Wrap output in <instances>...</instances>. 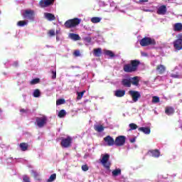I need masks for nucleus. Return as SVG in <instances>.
I'll list each match as a JSON object with an SVG mask.
<instances>
[{
  "label": "nucleus",
  "mask_w": 182,
  "mask_h": 182,
  "mask_svg": "<svg viewBox=\"0 0 182 182\" xmlns=\"http://www.w3.org/2000/svg\"><path fill=\"white\" fill-rule=\"evenodd\" d=\"M141 64L140 60H131L128 64L123 65L124 73H136Z\"/></svg>",
  "instance_id": "nucleus-1"
},
{
  "label": "nucleus",
  "mask_w": 182,
  "mask_h": 182,
  "mask_svg": "<svg viewBox=\"0 0 182 182\" xmlns=\"http://www.w3.org/2000/svg\"><path fill=\"white\" fill-rule=\"evenodd\" d=\"M81 21V18H79L78 17H75L74 18H69L68 20H66L64 26L65 27H66V28H72L73 27H76L77 26H79Z\"/></svg>",
  "instance_id": "nucleus-2"
},
{
  "label": "nucleus",
  "mask_w": 182,
  "mask_h": 182,
  "mask_svg": "<svg viewBox=\"0 0 182 182\" xmlns=\"http://www.w3.org/2000/svg\"><path fill=\"white\" fill-rule=\"evenodd\" d=\"M140 44L143 47H146L147 46H156V41L154 38H151V37H144V38L141 39Z\"/></svg>",
  "instance_id": "nucleus-3"
},
{
  "label": "nucleus",
  "mask_w": 182,
  "mask_h": 182,
  "mask_svg": "<svg viewBox=\"0 0 182 182\" xmlns=\"http://www.w3.org/2000/svg\"><path fill=\"white\" fill-rule=\"evenodd\" d=\"M109 159H110L109 154L106 153V154H104V156H102L100 160L102 166H104V167H105V168H107V170H109L110 166H112V163L109 161Z\"/></svg>",
  "instance_id": "nucleus-4"
},
{
  "label": "nucleus",
  "mask_w": 182,
  "mask_h": 182,
  "mask_svg": "<svg viewBox=\"0 0 182 182\" xmlns=\"http://www.w3.org/2000/svg\"><path fill=\"white\" fill-rule=\"evenodd\" d=\"M73 137L71 136H67V137H63L61 141H60V145L62 147L68 148L72 146L73 143Z\"/></svg>",
  "instance_id": "nucleus-5"
},
{
  "label": "nucleus",
  "mask_w": 182,
  "mask_h": 182,
  "mask_svg": "<svg viewBox=\"0 0 182 182\" xmlns=\"http://www.w3.org/2000/svg\"><path fill=\"white\" fill-rule=\"evenodd\" d=\"M173 48L175 50H182V33L178 34V38L173 41Z\"/></svg>",
  "instance_id": "nucleus-6"
},
{
  "label": "nucleus",
  "mask_w": 182,
  "mask_h": 182,
  "mask_svg": "<svg viewBox=\"0 0 182 182\" xmlns=\"http://www.w3.org/2000/svg\"><path fill=\"white\" fill-rule=\"evenodd\" d=\"M35 11L31 9H27L24 11V18L33 21L35 18Z\"/></svg>",
  "instance_id": "nucleus-7"
},
{
  "label": "nucleus",
  "mask_w": 182,
  "mask_h": 182,
  "mask_svg": "<svg viewBox=\"0 0 182 182\" xmlns=\"http://www.w3.org/2000/svg\"><path fill=\"white\" fill-rule=\"evenodd\" d=\"M127 137L124 135L117 136L114 140L115 146H124L126 143Z\"/></svg>",
  "instance_id": "nucleus-8"
},
{
  "label": "nucleus",
  "mask_w": 182,
  "mask_h": 182,
  "mask_svg": "<svg viewBox=\"0 0 182 182\" xmlns=\"http://www.w3.org/2000/svg\"><path fill=\"white\" fill-rule=\"evenodd\" d=\"M48 118L46 115H43V117H37L36 119V122L38 127H43L45 124L47 123Z\"/></svg>",
  "instance_id": "nucleus-9"
},
{
  "label": "nucleus",
  "mask_w": 182,
  "mask_h": 182,
  "mask_svg": "<svg viewBox=\"0 0 182 182\" xmlns=\"http://www.w3.org/2000/svg\"><path fill=\"white\" fill-rule=\"evenodd\" d=\"M129 95H130L134 102H137V101H139V98L141 97L139 91L134 90L129 91Z\"/></svg>",
  "instance_id": "nucleus-10"
},
{
  "label": "nucleus",
  "mask_w": 182,
  "mask_h": 182,
  "mask_svg": "<svg viewBox=\"0 0 182 182\" xmlns=\"http://www.w3.org/2000/svg\"><path fill=\"white\" fill-rule=\"evenodd\" d=\"M53 4H55V0H40L39 1V6L41 7H48Z\"/></svg>",
  "instance_id": "nucleus-11"
},
{
  "label": "nucleus",
  "mask_w": 182,
  "mask_h": 182,
  "mask_svg": "<svg viewBox=\"0 0 182 182\" xmlns=\"http://www.w3.org/2000/svg\"><path fill=\"white\" fill-rule=\"evenodd\" d=\"M104 141L107 143L108 146H114L115 144V140L112 136L107 135L105 137H104Z\"/></svg>",
  "instance_id": "nucleus-12"
},
{
  "label": "nucleus",
  "mask_w": 182,
  "mask_h": 182,
  "mask_svg": "<svg viewBox=\"0 0 182 182\" xmlns=\"http://www.w3.org/2000/svg\"><path fill=\"white\" fill-rule=\"evenodd\" d=\"M157 14H166L167 13V7L166 4H162L161 6H159L157 9L156 11Z\"/></svg>",
  "instance_id": "nucleus-13"
},
{
  "label": "nucleus",
  "mask_w": 182,
  "mask_h": 182,
  "mask_svg": "<svg viewBox=\"0 0 182 182\" xmlns=\"http://www.w3.org/2000/svg\"><path fill=\"white\" fill-rule=\"evenodd\" d=\"M122 85L124 87H132V78H124L122 80Z\"/></svg>",
  "instance_id": "nucleus-14"
},
{
  "label": "nucleus",
  "mask_w": 182,
  "mask_h": 182,
  "mask_svg": "<svg viewBox=\"0 0 182 182\" xmlns=\"http://www.w3.org/2000/svg\"><path fill=\"white\" fill-rule=\"evenodd\" d=\"M125 94H126V91L124 90H117V91H115L114 92L115 97H124Z\"/></svg>",
  "instance_id": "nucleus-15"
},
{
  "label": "nucleus",
  "mask_w": 182,
  "mask_h": 182,
  "mask_svg": "<svg viewBox=\"0 0 182 182\" xmlns=\"http://www.w3.org/2000/svg\"><path fill=\"white\" fill-rule=\"evenodd\" d=\"M156 71H158L159 74H164L166 71L165 65H163L162 64H159L156 67Z\"/></svg>",
  "instance_id": "nucleus-16"
},
{
  "label": "nucleus",
  "mask_w": 182,
  "mask_h": 182,
  "mask_svg": "<svg viewBox=\"0 0 182 182\" xmlns=\"http://www.w3.org/2000/svg\"><path fill=\"white\" fill-rule=\"evenodd\" d=\"M165 113L170 116V114H174L175 109L173 107H166Z\"/></svg>",
  "instance_id": "nucleus-17"
},
{
  "label": "nucleus",
  "mask_w": 182,
  "mask_h": 182,
  "mask_svg": "<svg viewBox=\"0 0 182 182\" xmlns=\"http://www.w3.org/2000/svg\"><path fill=\"white\" fill-rule=\"evenodd\" d=\"M69 37L70 38H71L72 40H74L75 41H77V40H80L81 38L79 34H76L75 33H70Z\"/></svg>",
  "instance_id": "nucleus-18"
},
{
  "label": "nucleus",
  "mask_w": 182,
  "mask_h": 182,
  "mask_svg": "<svg viewBox=\"0 0 182 182\" xmlns=\"http://www.w3.org/2000/svg\"><path fill=\"white\" fill-rule=\"evenodd\" d=\"M45 17L48 18L50 21H52L53 20H55L56 17L55 14L53 13H45Z\"/></svg>",
  "instance_id": "nucleus-19"
},
{
  "label": "nucleus",
  "mask_w": 182,
  "mask_h": 182,
  "mask_svg": "<svg viewBox=\"0 0 182 182\" xmlns=\"http://www.w3.org/2000/svg\"><path fill=\"white\" fill-rule=\"evenodd\" d=\"M131 84H132V85L138 87L139 85V77H133L132 78H131Z\"/></svg>",
  "instance_id": "nucleus-20"
},
{
  "label": "nucleus",
  "mask_w": 182,
  "mask_h": 182,
  "mask_svg": "<svg viewBox=\"0 0 182 182\" xmlns=\"http://www.w3.org/2000/svg\"><path fill=\"white\" fill-rule=\"evenodd\" d=\"M174 31H182V23H175L173 25Z\"/></svg>",
  "instance_id": "nucleus-21"
},
{
  "label": "nucleus",
  "mask_w": 182,
  "mask_h": 182,
  "mask_svg": "<svg viewBox=\"0 0 182 182\" xmlns=\"http://www.w3.org/2000/svg\"><path fill=\"white\" fill-rule=\"evenodd\" d=\"M93 54L94 55H95V57H100V55H102V48H95L93 51Z\"/></svg>",
  "instance_id": "nucleus-22"
},
{
  "label": "nucleus",
  "mask_w": 182,
  "mask_h": 182,
  "mask_svg": "<svg viewBox=\"0 0 182 182\" xmlns=\"http://www.w3.org/2000/svg\"><path fill=\"white\" fill-rule=\"evenodd\" d=\"M139 130H141V132H143L144 133H145V134H149L151 133V129L150 127H139Z\"/></svg>",
  "instance_id": "nucleus-23"
},
{
  "label": "nucleus",
  "mask_w": 182,
  "mask_h": 182,
  "mask_svg": "<svg viewBox=\"0 0 182 182\" xmlns=\"http://www.w3.org/2000/svg\"><path fill=\"white\" fill-rule=\"evenodd\" d=\"M94 128L95 130L99 132H103V130H105V127L102 124H95Z\"/></svg>",
  "instance_id": "nucleus-24"
},
{
  "label": "nucleus",
  "mask_w": 182,
  "mask_h": 182,
  "mask_svg": "<svg viewBox=\"0 0 182 182\" xmlns=\"http://www.w3.org/2000/svg\"><path fill=\"white\" fill-rule=\"evenodd\" d=\"M150 153H151L153 157H159L161 153L158 149H156L155 150H149Z\"/></svg>",
  "instance_id": "nucleus-25"
},
{
  "label": "nucleus",
  "mask_w": 182,
  "mask_h": 182,
  "mask_svg": "<svg viewBox=\"0 0 182 182\" xmlns=\"http://www.w3.org/2000/svg\"><path fill=\"white\" fill-rule=\"evenodd\" d=\"M122 174V169L121 168H115V170L112 171V176L114 177L119 176Z\"/></svg>",
  "instance_id": "nucleus-26"
},
{
  "label": "nucleus",
  "mask_w": 182,
  "mask_h": 182,
  "mask_svg": "<svg viewBox=\"0 0 182 182\" xmlns=\"http://www.w3.org/2000/svg\"><path fill=\"white\" fill-rule=\"evenodd\" d=\"M104 53L105 55H109L111 58L114 57V53L111 50H105Z\"/></svg>",
  "instance_id": "nucleus-27"
},
{
  "label": "nucleus",
  "mask_w": 182,
  "mask_h": 182,
  "mask_svg": "<svg viewBox=\"0 0 182 182\" xmlns=\"http://www.w3.org/2000/svg\"><path fill=\"white\" fill-rule=\"evenodd\" d=\"M41 92L40 90L37 89V90H34L33 96L35 98H38L39 97H41Z\"/></svg>",
  "instance_id": "nucleus-28"
},
{
  "label": "nucleus",
  "mask_w": 182,
  "mask_h": 182,
  "mask_svg": "<svg viewBox=\"0 0 182 182\" xmlns=\"http://www.w3.org/2000/svg\"><path fill=\"white\" fill-rule=\"evenodd\" d=\"M56 173H54L53 174H51V176H50L49 178L47 180V182H53L54 181V180H56Z\"/></svg>",
  "instance_id": "nucleus-29"
},
{
  "label": "nucleus",
  "mask_w": 182,
  "mask_h": 182,
  "mask_svg": "<svg viewBox=\"0 0 182 182\" xmlns=\"http://www.w3.org/2000/svg\"><path fill=\"white\" fill-rule=\"evenodd\" d=\"M66 114H67V112L65 109H61L58 112V117H65V116H66Z\"/></svg>",
  "instance_id": "nucleus-30"
},
{
  "label": "nucleus",
  "mask_w": 182,
  "mask_h": 182,
  "mask_svg": "<svg viewBox=\"0 0 182 182\" xmlns=\"http://www.w3.org/2000/svg\"><path fill=\"white\" fill-rule=\"evenodd\" d=\"M85 92H86L85 90L82 91L81 92H77V100H82Z\"/></svg>",
  "instance_id": "nucleus-31"
},
{
  "label": "nucleus",
  "mask_w": 182,
  "mask_h": 182,
  "mask_svg": "<svg viewBox=\"0 0 182 182\" xmlns=\"http://www.w3.org/2000/svg\"><path fill=\"white\" fill-rule=\"evenodd\" d=\"M91 21H92V23H100L101 18L100 17H92Z\"/></svg>",
  "instance_id": "nucleus-32"
},
{
  "label": "nucleus",
  "mask_w": 182,
  "mask_h": 182,
  "mask_svg": "<svg viewBox=\"0 0 182 182\" xmlns=\"http://www.w3.org/2000/svg\"><path fill=\"white\" fill-rule=\"evenodd\" d=\"M40 82V78H34L31 81V85H35L36 84H38Z\"/></svg>",
  "instance_id": "nucleus-33"
},
{
  "label": "nucleus",
  "mask_w": 182,
  "mask_h": 182,
  "mask_svg": "<svg viewBox=\"0 0 182 182\" xmlns=\"http://www.w3.org/2000/svg\"><path fill=\"white\" fill-rule=\"evenodd\" d=\"M130 130H134L137 129L138 126L136 123H129Z\"/></svg>",
  "instance_id": "nucleus-34"
},
{
  "label": "nucleus",
  "mask_w": 182,
  "mask_h": 182,
  "mask_svg": "<svg viewBox=\"0 0 182 182\" xmlns=\"http://www.w3.org/2000/svg\"><path fill=\"white\" fill-rule=\"evenodd\" d=\"M63 104H65V100H58L56 101V105H63Z\"/></svg>",
  "instance_id": "nucleus-35"
},
{
  "label": "nucleus",
  "mask_w": 182,
  "mask_h": 182,
  "mask_svg": "<svg viewBox=\"0 0 182 182\" xmlns=\"http://www.w3.org/2000/svg\"><path fill=\"white\" fill-rule=\"evenodd\" d=\"M152 102L156 104L158 102H160V98L159 97H153L152 98Z\"/></svg>",
  "instance_id": "nucleus-36"
},
{
  "label": "nucleus",
  "mask_w": 182,
  "mask_h": 182,
  "mask_svg": "<svg viewBox=\"0 0 182 182\" xmlns=\"http://www.w3.org/2000/svg\"><path fill=\"white\" fill-rule=\"evenodd\" d=\"M82 170L83 171H87L89 170V166H87V164H83L82 166Z\"/></svg>",
  "instance_id": "nucleus-37"
},
{
  "label": "nucleus",
  "mask_w": 182,
  "mask_h": 182,
  "mask_svg": "<svg viewBox=\"0 0 182 182\" xmlns=\"http://www.w3.org/2000/svg\"><path fill=\"white\" fill-rule=\"evenodd\" d=\"M48 34L50 36V37L55 36V30H49Z\"/></svg>",
  "instance_id": "nucleus-38"
},
{
  "label": "nucleus",
  "mask_w": 182,
  "mask_h": 182,
  "mask_svg": "<svg viewBox=\"0 0 182 182\" xmlns=\"http://www.w3.org/2000/svg\"><path fill=\"white\" fill-rule=\"evenodd\" d=\"M73 55H75V57H80V51L79 50H75L73 53Z\"/></svg>",
  "instance_id": "nucleus-39"
},
{
  "label": "nucleus",
  "mask_w": 182,
  "mask_h": 182,
  "mask_svg": "<svg viewBox=\"0 0 182 182\" xmlns=\"http://www.w3.org/2000/svg\"><path fill=\"white\" fill-rule=\"evenodd\" d=\"M32 174L35 178H37L39 176L38 173L37 171H35L34 170L32 171Z\"/></svg>",
  "instance_id": "nucleus-40"
},
{
  "label": "nucleus",
  "mask_w": 182,
  "mask_h": 182,
  "mask_svg": "<svg viewBox=\"0 0 182 182\" xmlns=\"http://www.w3.org/2000/svg\"><path fill=\"white\" fill-rule=\"evenodd\" d=\"M51 73H52V79L55 80L56 78V75H57L56 70H53Z\"/></svg>",
  "instance_id": "nucleus-41"
},
{
  "label": "nucleus",
  "mask_w": 182,
  "mask_h": 182,
  "mask_svg": "<svg viewBox=\"0 0 182 182\" xmlns=\"http://www.w3.org/2000/svg\"><path fill=\"white\" fill-rule=\"evenodd\" d=\"M84 40L87 41V43H91L92 38L91 37H85Z\"/></svg>",
  "instance_id": "nucleus-42"
},
{
  "label": "nucleus",
  "mask_w": 182,
  "mask_h": 182,
  "mask_svg": "<svg viewBox=\"0 0 182 182\" xmlns=\"http://www.w3.org/2000/svg\"><path fill=\"white\" fill-rule=\"evenodd\" d=\"M171 77H173V78H180V75H179V74H171Z\"/></svg>",
  "instance_id": "nucleus-43"
},
{
  "label": "nucleus",
  "mask_w": 182,
  "mask_h": 182,
  "mask_svg": "<svg viewBox=\"0 0 182 182\" xmlns=\"http://www.w3.org/2000/svg\"><path fill=\"white\" fill-rule=\"evenodd\" d=\"M30 147L29 144L28 143L24 142V151L26 150H28V149Z\"/></svg>",
  "instance_id": "nucleus-44"
},
{
  "label": "nucleus",
  "mask_w": 182,
  "mask_h": 182,
  "mask_svg": "<svg viewBox=\"0 0 182 182\" xmlns=\"http://www.w3.org/2000/svg\"><path fill=\"white\" fill-rule=\"evenodd\" d=\"M24 182H31L29 177L28 176H24Z\"/></svg>",
  "instance_id": "nucleus-45"
},
{
  "label": "nucleus",
  "mask_w": 182,
  "mask_h": 182,
  "mask_svg": "<svg viewBox=\"0 0 182 182\" xmlns=\"http://www.w3.org/2000/svg\"><path fill=\"white\" fill-rule=\"evenodd\" d=\"M18 26H23V21H20L17 23Z\"/></svg>",
  "instance_id": "nucleus-46"
},
{
  "label": "nucleus",
  "mask_w": 182,
  "mask_h": 182,
  "mask_svg": "<svg viewBox=\"0 0 182 182\" xmlns=\"http://www.w3.org/2000/svg\"><path fill=\"white\" fill-rule=\"evenodd\" d=\"M140 4H144V2H149V0H139Z\"/></svg>",
  "instance_id": "nucleus-47"
},
{
  "label": "nucleus",
  "mask_w": 182,
  "mask_h": 182,
  "mask_svg": "<svg viewBox=\"0 0 182 182\" xmlns=\"http://www.w3.org/2000/svg\"><path fill=\"white\" fill-rule=\"evenodd\" d=\"M20 148L21 149L22 151H23V142L20 144Z\"/></svg>",
  "instance_id": "nucleus-48"
},
{
  "label": "nucleus",
  "mask_w": 182,
  "mask_h": 182,
  "mask_svg": "<svg viewBox=\"0 0 182 182\" xmlns=\"http://www.w3.org/2000/svg\"><path fill=\"white\" fill-rule=\"evenodd\" d=\"M146 11H153V10L150 9H146V10H145Z\"/></svg>",
  "instance_id": "nucleus-49"
},
{
  "label": "nucleus",
  "mask_w": 182,
  "mask_h": 182,
  "mask_svg": "<svg viewBox=\"0 0 182 182\" xmlns=\"http://www.w3.org/2000/svg\"><path fill=\"white\" fill-rule=\"evenodd\" d=\"M130 141H131L132 143H134V141H135V139H131Z\"/></svg>",
  "instance_id": "nucleus-50"
},
{
  "label": "nucleus",
  "mask_w": 182,
  "mask_h": 182,
  "mask_svg": "<svg viewBox=\"0 0 182 182\" xmlns=\"http://www.w3.org/2000/svg\"><path fill=\"white\" fill-rule=\"evenodd\" d=\"M26 24H28V21H26V20H24V26H26Z\"/></svg>",
  "instance_id": "nucleus-51"
},
{
  "label": "nucleus",
  "mask_w": 182,
  "mask_h": 182,
  "mask_svg": "<svg viewBox=\"0 0 182 182\" xmlns=\"http://www.w3.org/2000/svg\"><path fill=\"white\" fill-rule=\"evenodd\" d=\"M20 112H23V109H21Z\"/></svg>",
  "instance_id": "nucleus-52"
},
{
  "label": "nucleus",
  "mask_w": 182,
  "mask_h": 182,
  "mask_svg": "<svg viewBox=\"0 0 182 182\" xmlns=\"http://www.w3.org/2000/svg\"><path fill=\"white\" fill-rule=\"evenodd\" d=\"M47 47H50V46L48 45V46H47Z\"/></svg>",
  "instance_id": "nucleus-53"
},
{
  "label": "nucleus",
  "mask_w": 182,
  "mask_h": 182,
  "mask_svg": "<svg viewBox=\"0 0 182 182\" xmlns=\"http://www.w3.org/2000/svg\"><path fill=\"white\" fill-rule=\"evenodd\" d=\"M2 112V110L0 109V113Z\"/></svg>",
  "instance_id": "nucleus-54"
},
{
  "label": "nucleus",
  "mask_w": 182,
  "mask_h": 182,
  "mask_svg": "<svg viewBox=\"0 0 182 182\" xmlns=\"http://www.w3.org/2000/svg\"><path fill=\"white\" fill-rule=\"evenodd\" d=\"M15 65H17V63H15Z\"/></svg>",
  "instance_id": "nucleus-55"
},
{
  "label": "nucleus",
  "mask_w": 182,
  "mask_h": 182,
  "mask_svg": "<svg viewBox=\"0 0 182 182\" xmlns=\"http://www.w3.org/2000/svg\"><path fill=\"white\" fill-rule=\"evenodd\" d=\"M0 14H1V11H0Z\"/></svg>",
  "instance_id": "nucleus-56"
}]
</instances>
